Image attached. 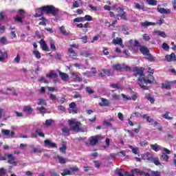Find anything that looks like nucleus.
<instances>
[{
  "instance_id": "obj_28",
  "label": "nucleus",
  "mask_w": 176,
  "mask_h": 176,
  "mask_svg": "<svg viewBox=\"0 0 176 176\" xmlns=\"http://www.w3.org/2000/svg\"><path fill=\"white\" fill-rule=\"evenodd\" d=\"M151 148L155 152H159L160 149L159 148V145L157 144H151Z\"/></svg>"
},
{
  "instance_id": "obj_26",
  "label": "nucleus",
  "mask_w": 176,
  "mask_h": 176,
  "mask_svg": "<svg viewBox=\"0 0 176 176\" xmlns=\"http://www.w3.org/2000/svg\"><path fill=\"white\" fill-rule=\"evenodd\" d=\"M146 2L151 6H156V5H157V0H146Z\"/></svg>"
},
{
  "instance_id": "obj_29",
  "label": "nucleus",
  "mask_w": 176,
  "mask_h": 176,
  "mask_svg": "<svg viewBox=\"0 0 176 176\" xmlns=\"http://www.w3.org/2000/svg\"><path fill=\"white\" fill-rule=\"evenodd\" d=\"M155 34L159 35V36H162V38H167V34H166V32H162L160 30L155 31Z\"/></svg>"
},
{
  "instance_id": "obj_10",
  "label": "nucleus",
  "mask_w": 176,
  "mask_h": 176,
  "mask_svg": "<svg viewBox=\"0 0 176 176\" xmlns=\"http://www.w3.org/2000/svg\"><path fill=\"white\" fill-rule=\"evenodd\" d=\"M166 61H168V63H171V61H176V55L174 53H172L170 55H166L165 56Z\"/></svg>"
},
{
  "instance_id": "obj_44",
  "label": "nucleus",
  "mask_w": 176,
  "mask_h": 176,
  "mask_svg": "<svg viewBox=\"0 0 176 176\" xmlns=\"http://www.w3.org/2000/svg\"><path fill=\"white\" fill-rule=\"evenodd\" d=\"M36 134H38V135H39L40 137H42V138H45V133H43V132H42L41 129H37L36 131Z\"/></svg>"
},
{
  "instance_id": "obj_2",
  "label": "nucleus",
  "mask_w": 176,
  "mask_h": 176,
  "mask_svg": "<svg viewBox=\"0 0 176 176\" xmlns=\"http://www.w3.org/2000/svg\"><path fill=\"white\" fill-rule=\"evenodd\" d=\"M58 8H56L54 6H44L36 10V13L34 14V17H43V13H46V14H52L54 17L58 16L59 13Z\"/></svg>"
},
{
  "instance_id": "obj_51",
  "label": "nucleus",
  "mask_w": 176,
  "mask_h": 176,
  "mask_svg": "<svg viewBox=\"0 0 176 176\" xmlns=\"http://www.w3.org/2000/svg\"><path fill=\"white\" fill-rule=\"evenodd\" d=\"M85 20L84 17H78L74 19V23H80Z\"/></svg>"
},
{
  "instance_id": "obj_43",
  "label": "nucleus",
  "mask_w": 176,
  "mask_h": 176,
  "mask_svg": "<svg viewBox=\"0 0 176 176\" xmlns=\"http://www.w3.org/2000/svg\"><path fill=\"white\" fill-rule=\"evenodd\" d=\"M111 87H112L113 89H118L120 90H122V89H123V87L119 85V84H111Z\"/></svg>"
},
{
  "instance_id": "obj_11",
  "label": "nucleus",
  "mask_w": 176,
  "mask_h": 176,
  "mask_svg": "<svg viewBox=\"0 0 176 176\" xmlns=\"http://www.w3.org/2000/svg\"><path fill=\"white\" fill-rule=\"evenodd\" d=\"M44 144L45 146H49L50 148H57V144H56V143H53L47 139L44 141Z\"/></svg>"
},
{
  "instance_id": "obj_41",
  "label": "nucleus",
  "mask_w": 176,
  "mask_h": 176,
  "mask_svg": "<svg viewBox=\"0 0 176 176\" xmlns=\"http://www.w3.org/2000/svg\"><path fill=\"white\" fill-rule=\"evenodd\" d=\"M40 20H42V21H40L38 23V25H46L47 19L46 18H45V16H42L41 19H40Z\"/></svg>"
},
{
  "instance_id": "obj_4",
  "label": "nucleus",
  "mask_w": 176,
  "mask_h": 176,
  "mask_svg": "<svg viewBox=\"0 0 176 176\" xmlns=\"http://www.w3.org/2000/svg\"><path fill=\"white\" fill-rule=\"evenodd\" d=\"M68 124L73 131H76V133H79L80 131H81V133H85V129L80 127V126H82V122H75V120H69Z\"/></svg>"
},
{
  "instance_id": "obj_37",
  "label": "nucleus",
  "mask_w": 176,
  "mask_h": 176,
  "mask_svg": "<svg viewBox=\"0 0 176 176\" xmlns=\"http://www.w3.org/2000/svg\"><path fill=\"white\" fill-rule=\"evenodd\" d=\"M50 45L51 50H52L53 52H56V50H57V49L56 48V45H54V41L53 40L50 41Z\"/></svg>"
},
{
  "instance_id": "obj_52",
  "label": "nucleus",
  "mask_w": 176,
  "mask_h": 176,
  "mask_svg": "<svg viewBox=\"0 0 176 176\" xmlns=\"http://www.w3.org/2000/svg\"><path fill=\"white\" fill-rule=\"evenodd\" d=\"M37 109L40 111V113H43V114L46 113V108H45L44 107H38Z\"/></svg>"
},
{
  "instance_id": "obj_23",
  "label": "nucleus",
  "mask_w": 176,
  "mask_h": 176,
  "mask_svg": "<svg viewBox=\"0 0 176 176\" xmlns=\"http://www.w3.org/2000/svg\"><path fill=\"white\" fill-rule=\"evenodd\" d=\"M113 43L114 45H123V40H122V38H117L113 40Z\"/></svg>"
},
{
  "instance_id": "obj_32",
  "label": "nucleus",
  "mask_w": 176,
  "mask_h": 176,
  "mask_svg": "<svg viewBox=\"0 0 176 176\" xmlns=\"http://www.w3.org/2000/svg\"><path fill=\"white\" fill-rule=\"evenodd\" d=\"M58 76L56 73H54L53 72H51L49 74H47V78H56Z\"/></svg>"
},
{
  "instance_id": "obj_45",
  "label": "nucleus",
  "mask_w": 176,
  "mask_h": 176,
  "mask_svg": "<svg viewBox=\"0 0 176 176\" xmlns=\"http://www.w3.org/2000/svg\"><path fill=\"white\" fill-rule=\"evenodd\" d=\"M1 134H3V135H10V130L2 129Z\"/></svg>"
},
{
  "instance_id": "obj_39",
  "label": "nucleus",
  "mask_w": 176,
  "mask_h": 176,
  "mask_svg": "<svg viewBox=\"0 0 176 176\" xmlns=\"http://www.w3.org/2000/svg\"><path fill=\"white\" fill-rule=\"evenodd\" d=\"M135 9H138V10H144L145 9L144 6H142L138 3H135Z\"/></svg>"
},
{
  "instance_id": "obj_14",
  "label": "nucleus",
  "mask_w": 176,
  "mask_h": 176,
  "mask_svg": "<svg viewBox=\"0 0 176 176\" xmlns=\"http://www.w3.org/2000/svg\"><path fill=\"white\" fill-rule=\"evenodd\" d=\"M23 112H25L28 115H31L34 112V109L31 106L27 105L23 107Z\"/></svg>"
},
{
  "instance_id": "obj_16",
  "label": "nucleus",
  "mask_w": 176,
  "mask_h": 176,
  "mask_svg": "<svg viewBox=\"0 0 176 176\" xmlns=\"http://www.w3.org/2000/svg\"><path fill=\"white\" fill-rule=\"evenodd\" d=\"M59 76L62 80H64L65 82H67V80L69 79V76H68V74H67L66 73L59 72Z\"/></svg>"
},
{
  "instance_id": "obj_24",
  "label": "nucleus",
  "mask_w": 176,
  "mask_h": 176,
  "mask_svg": "<svg viewBox=\"0 0 176 176\" xmlns=\"http://www.w3.org/2000/svg\"><path fill=\"white\" fill-rule=\"evenodd\" d=\"M162 89H166V90H170L171 89V82H165L162 84Z\"/></svg>"
},
{
  "instance_id": "obj_36",
  "label": "nucleus",
  "mask_w": 176,
  "mask_h": 176,
  "mask_svg": "<svg viewBox=\"0 0 176 176\" xmlns=\"http://www.w3.org/2000/svg\"><path fill=\"white\" fill-rule=\"evenodd\" d=\"M111 97L113 100H115L116 101H119V100H120V95H118V94L116 93H113L111 94Z\"/></svg>"
},
{
  "instance_id": "obj_35",
  "label": "nucleus",
  "mask_w": 176,
  "mask_h": 176,
  "mask_svg": "<svg viewBox=\"0 0 176 176\" xmlns=\"http://www.w3.org/2000/svg\"><path fill=\"white\" fill-rule=\"evenodd\" d=\"M15 21H16V23H19V24H23L24 21H23V18H21V16L16 15L15 17Z\"/></svg>"
},
{
  "instance_id": "obj_22",
  "label": "nucleus",
  "mask_w": 176,
  "mask_h": 176,
  "mask_svg": "<svg viewBox=\"0 0 176 176\" xmlns=\"http://www.w3.org/2000/svg\"><path fill=\"white\" fill-rule=\"evenodd\" d=\"M146 98L151 102V104H155V98L152 97L150 94H146Z\"/></svg>"
},
{
  "instance_id": "obj_56",
  "label": "nucleus",
  "mask_w": 176,
  "mask_h": 176,
  "mask_svg": "<svg viewBox=\"0 0 176 176\" xmlns=\"http://www.w3.org/2000/svg\"><path fill=\"white\" fill-rule=\"evenodd\" d=\"M103 124L104 126H107L108 127H113V126L112 125V123L109 122H107L106 120H104L103 121Z\"/></svg>"
},
{
  "instance_id": "obj_58",
  "label": "nucleus",
  "mask_w": 176,
  "mask_h": 176,
  "mask_svg": "<svg viewBox=\"0 0 176 176\" xmlns=\"http://www.w3.org/2000/svg\"><path fill=\"white\" fill-rule=\"evenodd\" d=\"M162 157L164 160H165V162H168V160L170 159V157L164 153L162 155Z\"/></svg>"
},
{
  "instance_id": "obj_61",
  "label": "nucleus",
  "mask_w": 176,
  "mask_h": 176,
  "mask_svg": "<svg viewBox=\"0 0 176 176\" xmlns=\"http://www.w3.org/2000/svg\"><path fill=\"white\" fill-rule=\"evenodd\" d=\"M74 80L77 82H82V80H83V78H82V77L78 76V75H76Z\"/></svg>"
},
{
  "instance_id": "obj_19",
  "label": "nucleus",
  "mask_w": 176,
  "mask_h": 176,
  "mask_svg": "<svg viewBox=\"0 0 176 176\" xmlns=\"http://www.w3.org/2000/svg\"><path fill=\"white\" fill-rule=\"evenodd\" d=\"M0 61L3 62L5 61V58H8V52L0 50Z\"/></svg>"
},
{
  "instance_id": "obj_12",
  "label": "nucleus",
  "mask_w": 176,
  "mask_h": 176,
  "mask_svg": "<svg viewBox=\"0 0 176 176\" xmlns=\"http://www.w3.org/2000/svg\"><path fill=\"white\" fill-rule=\"evenodd\" d=\"M157 10L161 14H168L171 13V10L168 9L166 10L164 8H157Z\"/></svg>"
},
{
  "instance_id": "obj_18",
  "label": "nucleus",
  "mask_w": 176,
  "mask_h": 176,
  "mask_svg": "<svg viewBox=\"0 0 176 176\" xmlns=\"http://www.w3.org/2000/svg\"><path fill=\"white\" fill-rule=\"evenodd\" d=\"M142 27H144V28H147V27H149L151 25H156V23L153 22H149L148 21H146L144 22H142L141 23Z\"/></svg>"
},
{
  "instance_id": "obj_55",
  "label": "nucleus",
  "mask_w": 176,
  "mask_h": 176,
  "mask_svg": "<svg viewBox=\"0 0 176 176\" xmlns=\"http://www.w3.org/2000/svg\"><path fill=\"white\" fill-rule=\"evenodd\" d=\"M71 171L72 173H78L79 171V168L77 166L70 168Z\"/></svg>"
},
{
  "instance_id": "obj_27",
  "label": "nucleus",
  "mask_w": 176,
  "mask_h": 176,
  "mask_svg": "<svg viewBox=\"0 0 176 176\" xmlns=\"http://www.w3.org/2000/svg\"><path fill=\"white\" fill-rule=\"evenodd\" d=\"M170 115V113L168 111H166L164 114H162V118L164 119H166L167 120H173V118L168 116Z\"/></svg>"
},
{
  "instance_id": "obj_62",
  "label": "nucleus",
  "mask_w": 176,
  "mask_h": 176,
  "mask_svg": "<svg viewBox=\"0 0 176 176\" xmlns=\"http://www.w3.org/2000/svg\"><path fill=\"white\" fill-rule=\"evenodd\" d=\"M79 111V109H78V108L74 107V109H72L70 110V113H78V112Z\"/></svg>"
},
{
  "instance_id": "obj_33",
  "label": "nucleus",
  "mask_w": 176,
  "mask_h": 176,
  "mask_svg": "<svg viewBox=\"0 0 176 176\" xmlns=\"http://www.w3.org/2000/svg\"><path fill=\"white\" fill-rule=\"evenodd\" d=\"M69 131H71V129L68 127H64L62 129V133H63V134H66V135H69Z\"/></svg>"
},
{
  "instance_id": "obj_25",
  "label": "nucleus",
  "mask_w": 176,
  "mask_h": 176,
  "mask_svg": "<svg viewBox=\"0 0 176 176\" xmlns=\"http://www.w3.org/2000/svg\"><path fill=\"white\" fill-rule=\"evenodd\" d=\"M57 158L59 160V163L60 164H65V163H67V158H65V157H61L60 155H58Z\"/></svg>"
},
{
  "instance_id": "obj_60",
  "label": "nucleus",
  "mask_w": 176,
  "mask_h": 176,
  "mask_svg": "<svg viewBox=\"0 0 176 176\" xmlns=\"http://www.w3.org/2000/svg\"><path fill=\"white\" fill-rule=\"evenodd\" d=\"M151 175L153 176H160V171H151Z\"/></svg>"
},
{
  "instance_id": "obj_50",
  "label": "nucleus",
  "mask_w": 176,
  "mask_h": 176,
  "mask_svg": "<svg viewBox=\"0 0 176 176\" xmlns=\"http://www.w3.org/2000/svg\"><path fill=\"white\" fill-rule=\"evenodd\" d=\"M46 105V101L43 98L38 99V102H37V105Z\"/></svg>"
},
{
  "instance_id": "obj_54",
  "label": "nucleus",
  "mask_w": 176,
  "mask_h": 176,
  "mask_svg": "<svg viewBox=\"0 0 176 176\" xmlns=\"http://www.w3.org/2000/svg\"><path fill=\"white\" fill-rule=\"evenodd\" d=\"M21 59V56H20V54H17L16 58L14 59V61L19 64L20 63V60Z\"/></svg>"
},
{
  "instance_id": "obj_13",
  "label": "nucleus",
  "mask_w": 176,
  "mask_h": 176,
  "mask_svg": "<svg viewBox=\"0 0 176 176\" xmlns=\"http://www.w3.org/2000/svg\"><path fill=\"white\" fill-rule=\"evenodd\" d=\"M101 101L99 103L100 107H109V100L108 99L102 98Z\"/></svg>"
},
{
  "instance_id": "obj_38",
  "label": "nucleus",
  "mask_w": 176,
  "mask_h": 176,
  "mask_svg": "<svg viewBox=\"0 0 176 176\" xmlns=\"http://www.w3.org/2000/svg\"><path fill=\"white\" fill-rule=\"evenodd\" d=\"M61 175L65 176V175H72V173H71V170L68 169H65L63 170V173H61Z\"/></svg>"
},
{
  "instance_id": "obj_21",
  "label": "nucleus",
  "mask_w": 176,
  "mask_h": 176,
  "mask_svg": "<svg viewBox=\"0 0 176 176\" xmlns=\"http://www.w3.org/2000/svg\"><path fill=\"white\" fill-rule=\"evenodd\" d=\"M62 35H65V36H68L69 35V32H67L64 26H60L59 28Z\"/></svg>"
},
{
  "instance_id": "obj_59",
  "label": "nucleus",
  "mask_w": 176,
  "mask_h": 176,
  "mask_svg": "<svg viewBox=\"0 0 176 176\" xmlns=\"http://www.w3.org/2000/svg\"><path fill=\"white\" fill-rule=\"evenodd\" d=\"M84 19L86 20V21H91L93 20V18L90 15H85Z\"/></svg>"
},
{
  "instance_id": "obj_57",
  "label": "nucleus",
  "mask_w": 176,
  "mask_h": 176,
  "mask_svg": "<svg viewBox=\"0 0 176 176\" xmlns=\"http://www.w3.org/2000/svg\"><path fill=\"white\" fill-rule=\"evenodd\" d=\"M162 49H164V50L167 51V50H168V49H170V46H168V45L167 43H164L162 44Z\"/></svg>"
},
{
  "instance_id": "obj_42",
  "label": "nucleus",
  "mask_w": 176,
  "mask_h": 176,
  "mask_svg": "<svg viewBox=\"0 0 176 176\" xmlns=\"http://www.w3.org/2000/svg\"><path fill=\"white\" fill-rule=\"evenodd\" d=\"M83 27L85 29H82V32H87L89 31V30H87V28H90V23H86L84 24Z\"/></svg>"
},
{
  "instance_id": "obj_6",
  "label": "nucleus",
  "mask_w": 176,
  "mask_h": 176,
  "mask_svg": "<svg viewBox=\"0 0 176 176\" xmlns=\"http://www.w3.org/2000/svg\"><path fill=\"white\" fill-rule=\"evenodd\" d=\"M4 157H6V160L8 159V163H9V164H12V166H17L16 157L13 156V154L6 153L4 155Z\"/></svg>"
},
{
  "instance_id": "obj_53",
  "label": "nucleus",
  "mask_w": 176,
  "mask_h": 176,
  "mask_svg": "<svg viewBox=\"0 0 176 176\" xmlns=\"http://www.w3.org/2000/svg\"><path fill=\"white\" fill-rule=\"evenodd\" d=\"M76 8H79V2L78 1H75L73 3L72 9H76Z\"/></svg>"
},
{
  "instance_id": "obj_8",
  "label": "nucleus",
  "mask_w": 176,
  "mask_h": 176,
  "mask_svg": "<svg viewBox=\"0 0 176 176\" xmlns=\"http://www.w3.org/2000/svg\"><path fill=\"white\" fill-rule=\"evenodd\" d=\"M40 46L44 52H50V50H49V47L47 46V44H46V41L43 40V38H41L40 40Z\"/></svg>"
},
{
  "instance_id": "obj_5",
  "label": "nucleus",
  "mask_w": 176,
  "mask_h": 176,
  "mask_svg": "<svg viewBox=\"0 0 176 176\" xmlns=\"http://www.w3.org/2000/svg\"><path fill=\"white\" fill-rule=\"evenodd\" d=\"M104 137L100 135L91 136L89 138V144L92 146H95V145H97V144H98V141H101V140H104Z\"/></svg>"
},
{
  "instance_id": "obj_17",
  "label": "nucleus",
  "mask_w": 176,
  "mask_h": 176,
  "mask_svg": "<svg viewBox=\"0 0 176 176\" xmlns=\"http://www.w3.org/2000/svg\"><path fill=\"white\" fill-rule=\"evenodd\" d=\"M102 71L105 76H112L113 75V72L111 69H103Z\"/></svg>"
},
{
  "instance_id": "obj_40",
  "label": "nucleus",
  "mask_w": 176,
  "mask_h": 176,
  "mask_svg": "<svg viewBox=\"0 0 176 176\" xmlns=\"http://www.w3.org/2000/svg\"><path fill=\"white\" fill-rule=\"evenodd\" d=\"M59 151L62 153H66V152H67V145L63 144V146L59 148Z\"/></svg>"
},
{
  "instance_id": "obj_49",
  "label": "nucleus",
  "mask_w": 176,
  "mask_h": 176,
  "mask_svg": "<svg viewBox=\"0 0 176 176\" xmlns=\"http://www.w3.org/2000/svg\"><path fill=\"white\" fill-rule=\"evenodd\" d=\"M85 90L89 94H94V90L91 89L90 87H87Z\"/></svg>"
},
{
  "instance_id": "obj_34",
  "label": "nucleus",
  "mask_w": 176,
  "mask_h": 176,
  "mask_svg": "<svg viewBox=\"0 0 176 176\" xmlns=\"http://www.w3.org/2000/svg\"><path fill=\"white\" fill-rule=\"evenodd\" d=\"M33 54L36 57V58H38V60L42 58V56L41 55V52H39V51H36V50L33 51Z\"/></svg>"
},
{
  "instance_id": "obj_20",
  "label": "nucleus",
  "mask_w": 176,
  "mask_h": 176,
  "mask_svg": "<svg viewBox=\"0 0 176 176\" xmlns=\"http://www.w3.org/2000/svg\"><path fill=\"white\" fill-rule=\"evenodd\" d=\"M112 68H113V69L116 71H121V69H123V65L117 63L116 65H112Z\"/></svg>"
},
{
  "instance_id": "obj_31",
  "label": "nucleus",
  "mask_w": 176,
  "mask_h": 176,
  "mask_svg": "<svg viewBox=\"0 0 176 176\" xmlns=\"http://www.w3.org/2000/svg\"><path fill=\"white\" fill-rule=\"evenodd\" d=\"M152 163H154V164H155V166H161L162 165L158 157H153Z\"/></svg>"
},
{
  "instance_id": "obj_1",
  "label": "nucleus",
  "mask_w": 176,
  "mask_h": 176,
  "mask_svg": "<svg viewBox=\"0 0 176 176\" xmlns=\"http://www.w3.org/2000/svg\"><path fill=\"white\" fill-rule=\"evenodd\" d=\"M133 76H139L138 78V84L139 85L141 89L143 90H148V86L145 85H151L155 82V76L153 75L148 74L147 76H145L144 74V69L142 67H135L133 69Z\"/></svg>"
},
{
  "instance_id": "obj_46",
  "label": "nucleus",
  "mask_w": 176,
  "mask_h": 176,
  "mask_svg": "<svg viewBox=\"0 0 176 176\" xmlns=\"http://www.w3.org/2000/svg\"><path fill=\"white\" fill-rule=\"evenodd\" d=\"M53 122L54 121L52 119L46 120L45 123L44 124V126H47V127H49V126L52 124Z\"/></svg>"
},
{
  "instance_id": "obj_9",
  "label": "nucleus",
  "mask_w": 176,
  "mask_h": 176,
  "mask_svg": "<svg viewBox=\"0 0 176 176\" xmlns=\"http://www.w3.org/2000/svg\"><path fill=\"white\" fill-rule=\"evenodd\" d=\"M143 160H146L148 163H152V160H153V157L151 154L149 153V152H146L143 156H142Z\"/></svg>"
},
{
  "instance_id": "obj_30",
  "label": "nucleus",
  "mask_w": 176,
  "mask_h": 176,
  "mask_svg": "<svg viewBox=\"0 0 176 176\" xmlns=\"http://www.w3.org/2000/svg\"><path fill=\"white\" fill-rule=\"evenodd\" d=\"M143 119H146L148 123H153V120L151 117L148 116V114H144L142 116Z\"/></svg>"
},
{
  "instance_id": "obj_15",
  "label": "nucleus",
  "mask_w": 176,
  "mask_h": 176,
  "mask_svg": "<svg viewBox=\"0 0 176 176\" xmlns=\"http://www.w3.org/2000/svg\"><path fill=\"white\" fill-rule=\"evenodd\" d=\"M67 52L69 56L71 57V58H74V57H78V54L75 52V50H74L72 48H69Z\"/></svg>"
},
{
  "instance_id": "obj_3",
  "label": "nucleus",
  "mask_w": 176,
  "mask_h": 176,
  "mask_svg": "<svg viewBox=\"0 0 176 176\" xmlns=\"http://www.w3.org/2000/svg\"><path fill=\"white\" fill-rule=\"evenodd\" d=\"M116 10L118 13L117 14H115L113 12H109L110 17H113L116 20H119V17H120L122 20L127 21V12H125L124 8L118 7L116 8Z\"/></svg>"
},
{
  "instance_id": "obj_48",
  "label": "nucleus",
  "mask_w": 176,
  "mask_h": 176,
  "mask_svg": "<svg viewBox=\"0 0 176 176\" xmlns=\"http://www.w3.org/2000/svg\"><path fill=\"white\" fill-rule=\"evenodd\" d=\"M121 96H122V98L124 99V101L131 100V97H129L126 95H125L124 94H122Z\"/></svg>"
},
{
  "instance_id": "obj_47",
  "label": "nucleus",
  "mask_w": 176,
  "mask_h": 176,
  "mask_svg": "<svg viewBox=\"0 0 176 176\" xmlns=\"http://www.w3.org/2000/svg\"><path fill=\"white\" fill-rule=\"evenodd\" d=\"M31 153H42V149L34 148L33 151H31Z\"/></svg>"
},
{
  "instance_id": "obj_7",
  "label": "nucleus",
  "mask_w": 176,
  "mask_h": 176,
  "mask_svg": "<svg viewBox=\"0 0 176 176\" xmlns=\"http://www.w3.org/2000/svg\"><path fill=\"white\" fill-rule=\"evenodd\" d=\"M140 52L144 55L147 56L148 60H153V56L149 52V50L146 46H142L140 48Z\"/></svg>"
},
{
  "instance_id": "obj_64",
  "label": "nucleus",
  "mask_w": 176,
  "mask_h": 176,
  "mask_svg": "<svg viewBox=\"0 0 176 176\" xmlns=\"http://www.w3.org/2000/svg\"><path fill=\"white\" fill-rule=\"evenodd\" d=\"M0 42L2 45H6V38L5 37H1L0 38Z\"/></svg>"
},
{
  "instance_id": "obj_63",
  "label": "nucleus",
  "mask_w": 176,
  "mask_h": 176,
  "mask_svg": "<svg viewBox=\"0 0 176 176\" xmlns=\"http://www.w3.org/2000/svg\"><path fill=\"white\" fill-rule=\"evenodd\" d=\"M143 39H144V41H151V36H148V34H144L143 35Z\"/></svg>"
}]
</instances>
